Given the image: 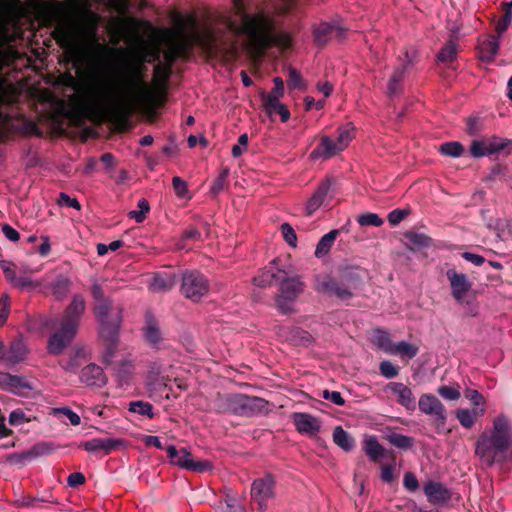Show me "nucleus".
Returning a JSON list of instances; mask_svg holds the SVG:
<instances>
[{"label": "nucleus", "instance_id": "nucleus-1", "mask_svg": "<svg viewBox=\"0 0 512 512\" xmlns=\"http://www.w3.org/2000/svg\"><path fill=\"white\" fill-rule=\"evenodd\" d=\"M161 44L159 30L155 43L139 46L135 57L125 64L121 82L114 85L100 82L93 88L89 110L94 120L122 124L136 106L155 100L156 89L144 78V64L160 61Z\"/></svg>", "mask_w": 512, "mask_h": 512}, {"label": "nucleus", "instance_id": "nucleus-2", "mask_svg": "<svg viewBox=\"0 0 512 512\" xmlns=\"http://www.w3.org/2000/svg\"><path fill=\"white\" fill-rule=\"evenodd\" d=\"M99 16L89 13L82 19H61L52 31V36L64 51L67 61L80 64L88 58L116 51L101 44L98 36Z\"/></svg>", "mask_w": 512, "mask_h": 512}, {"label": "nucleus", "instance_id": "nucleus-3", "mask_svg": "<svg viewBox=\"0 0 512 512\" xmlns=\"http://www.w3.org/2000/svg\"><path fill=\"white\" fill-rule=\"evenodd\" d=\"M160 41L167 46L164 52V63L172 67L177 58H185L194 45L200 46L208 55H217L222 50V42L209 28L198 31L193 17L187 19L177 16L173 28L160 30ZM231 53H236L237 45L233 40L227 47H223Z\"/></svg>", "mask_w": 512, "mask_h": 512}, {"label": "nucleus", "instance_id": "nucleus-4", "mask_svg": "<svg viewBox=\"0 0 512 512\" xmlns=\"http://www.w3.org/2000/svg\"><path fill=\"white\" fill-rule=\"evenodd\" d=\"M245 0H233L234 16H228L225 24L233 37L245 36V49L253 57H258L272 43L288 48L291 37L287 33L272 34L273 21L264 14L246 13Z\"/></svg>", "mask_w": 512, "mask_h": 512}, {"label": "nucleus", "instance_id": "nucleus-5", "mask_svg": "<svg viewBox=\"0 0 512 512\" xmlns=\"http://www.w3.org/2000/svg\"><path fill=\"white\" fill-rule=\"evenodd\" d=\"M367 276V271L358 266L341 267L339 278L330 275L316 276L314 289L316 292L334 296L342 302L353 298L354 290L358 289Z\"/></svg>", "mask_w": 512, "mask_h": 512}, {"label": "nucleus", "instance_id": "nucleus-6", "mask_svg": "<svg viewBox=\"0 0 512 512\" xmlns=\"http://www.w3.org/2000/svg\"><path fill=\"white\" fill-rule=\"evenodd\" d=\"M86 310V301L81 294L73 296L66 307L60 322V328L48 340V352L52 355L61 354L70 345L77 334L81 317Z\"/></svg>", "mask_w": 512, "mask_h": 512}, {"label": "nucleus", "instance_id": "nucleus-7", "mask_svg": "<svg viewBox=\"0 0 512 512\" xmlns=\"http://www.w3.org/2000/svg\"><path fill=\"white\" fill-rule=\"evenodd\" d=\"M14 58V51L11 48H0V71ZM17 89L14 84L0 73V140H2L10 129V117L3 110L5 106L15 101Z\"/></svg>", "mask_w": 512, "mask_h": 512}, {"label": "nucleus", "instance_id": "nucleus-8", "mask_svg": "<svg viewBox=\"0 0 512 512\" xmlns=\"http://www.w3.org/2000/svg\"><path fill=\"white\" fill-rule=\"evenodd\" d=\"M279 290L275 295V305L282 314H289L293 311L292 304L303 293L305 284L301 276H289L286 270H283L278 276Z\"/></svg>", "mask_w": 512, "mask_h": 512}, {"label": "nucleus", "instance_id": "nucleus-9", "mask_svg": "<svg viewBox=\"0 0 512 512\" xmlns=\"http://www.w3.org/2000/svg\"><path fill=\"white\" fill-rule=\"evenodd\" d=\"M95 316L100 324L99 334L109 344H114L118 338L122 322V308L113 302L94 306Z\"/></svg>", "mask_w": 512, "mask_h": 512}, {"label": "nucleus", "instance_id": "nucleus-10", "mask_svg": "<svg viewBox=\"0 0 512 512\" xmlns=\"http://www.w3.org/2000/svg\"><path fill=\"white\" fill-rule=\"evenodd\" d=\"M210 290L208 278L198 270H186L182 273L181 294L193 302H199Z\"/></svg>", "mask_w": 512, "mask_h": 512}, {"label": "nucleus", "instance_id": "nucleus-11", "mask_svg": "<svg viewBox=\"0 0 512 512\" xmlns=\"http://www.w3.org/2000/svg\"><path fill=\"white\" fill-rule=\"evenodd\" d=\"M446 276L450 282L452 296L456 302L459 304H470L468 297L472 289V283L468 280L467 276L463 273H458L454 269L447 270Z\"/></svg>", "mask_w": 512, "mask_h": 512}, {"label": "nucleus", "instance_id": "nucleus-12", "mask_svg": "<svg viewBox=\"0 0 512 512\" xmlns=\"http://www.w3.org/2000/svg\"><path fill=\"white\" fill-rule=\"evenodd\" d=\"M422 413L433 416L437 428L444 427L447 420V414L444 405L433 394H423L418 402Z\"/></svg>", "mask_w": 512, "mask_h": 512}, {"label": "nucleus", "instance_id": "nucleus-13", "mask_svg": "<svg viewBox=\"0 0 512 512\" xmlns=\"http://www.w3.org/2000/svg\"><path fill=\"white\" fill-rule=\"evenodd\" d=\"M274 480L271 475H266L253 481L251 486V498L258 504V510L264 512L267 501L273 497Z\"/></svg>", "mask_w": 512, "mask_h": 512}, {"label": "nucleus", "instance_id": "nucleus-14", "mask_svg": "<svg viewBox=\"0 0 512 512\" xmlns=\"http://www.w3.org/2000/svg\"><path fill=\"white\" fill-rule=\"evenodd\" d=\"M80 447L90 453H100L103 456L126 447V441L120 438H92L80 444Z\"/></svg>", "mask_w": 512, "mask_h": 512}, {"label": "nucleus", "instance_id": "nucleus-15", "mask_svg": "<svg viewBox=\"0 0 512 512\" xmlns=\"http://www.w3.org/2000/svg\"><path fill=\"white\" fill-rule=\"evenodd\" d=\"M259 96L262 101V107L270 118H272L273 115L278 114L281 121L284 123L290 119V111L286 105L280 101L282 97L270 95L264 91H261Z\"/></svg>", "mask_w": 512, "mask_h": 512}, {"label": "nucleus", "instance_id": "nucleus-16", "mask_svg": "<svg viewBox=\"0 0 512 512\" xmlns=\"http://www.w3.org/2000/svg\"><path fill=\"white\" fill-rule=\"evenodd\" d=\"M291 418L296 430L301 434L315 436L321 429L320 421L309 413L295 412Z\"/></svg>", "mask_w": 512, "mask_h": 512}, {"label": "nucleus", "instance_id": "nucleus-17", "mask_svg": "<svg viewBox=\"0 0 512 512\" xmlns=\"http://www.w3.org/2000/svg\"><path fill=\"white\" fill-rule=\"evenodd\" d=\"M428 501L435 505H444L451 499V493L447 487L437 481H428L423 486Z\"/></svg>", "mask_w": 512, "mask_h": 512}, {"label": "nucleus", "instance_id": "nucleus-18", "mask_svg": "<svg viewBox=\"0 0 512 512\" xmlns=\"http://www.w3.org/2000/svg\"><path fill=\"white\" fill-rule=\"evenodd\" d=\"M387 389L397 396V403L405 407L408 411L416 409V399L412 390L401 382H390Z\"/></svg>", "mask_w": 512, "mask_h": 512}, {"label": "nucleus", "instance_id": "nucleus-19", "mask_svg": "<svg viewBox=\"0 0 512 512\" xmlns=\"http://www.w3.org/2000/svg\"><path fill=\"white\" fill-rule=\"evenodd\" d=\"M342 151L341 147L337 145L336 140L332 139L330 136L324 135L320 138L319 145L311 152L310 158L313 160H327Z\"/></svg>", "mask_w": 512, "mask_h": 512}, {"label": "nucleus", "instance_id": "nucleus-20", "mask_svg": "<svg viewBox=\"0 0 512 512\" xmlns=\"http://www.w3.org/2000/svg\"><path fill=\"white\" fill-rule=\"evenodd\" d=\"M278 262V258L273 259L269 266H266L254 277V284L258 287L265 288L277 283L279 274L283 272V269L278 267Z\"/></svg>", "mask_w": 512, "mask_h": 512}, {"label": "nucleus", "instance_id": "nucleus-21", "mask_svg": "<svg viewBox=\"0 0 512 512\" xmlns=\"http://www.w3.org/2000/svg\"><path fill=\"white\" fill-rule=\"evenodd\" d=\"M142 330L146 341L151 346L158 348L163 337L157 319L149 311L145 314V326Z\"/></svg>", "mask_w": 512, "mask_h": 512}, {"label": "nucleus", "instance_id": "nucleus-22", "mask_svg": "<svg viewBox=\"0 0 512 512\" xmlns=\"http://www.w3.org/2000/svg\"><path fill=\"white\" fill-rule=\"evenodd\" d=\"M500 47V36H489L479 41L478 55L481 61L491 63L495 59Z\"/></svg>", "mask_w": 512, "mask_h": 512}, {"label": "nucleus", "instance_id": "nucleus-23", "mask_svg": "<svg viewBox=\"0 0 512 512\" xmlns=\"http://www.w3.org/2000/svg\"><path fill=\"white\" fill-rule=\"evenodd\" d=\"M268 401L257 396L243 395L242 416L252 417L268 411Z\"/></svg>", "mask_w": 512, "mask_h": 512}, {"label": "nucleus", "instance_id": "nucleus-24", "mask_svg": "<svg viewBox=\"0 0 512 512\" xmlns=\"http://www.w3.org/2000/svg\"><path fill=\"white\" fill-rule=\"evenodd\" d=\"M80 379L83 383L90 386H102L106 383L103 369L94 363L88 364L82 368Z\"/></svg>", "mask_w": 512, "mask_h": 512}, {"label": "nucleus", "instance_id": "nucleus-25", "mask_svg": "<svg viewBox=\"0 0 512 512\" xmlns=\"http://www.w3.org/2000/svg\"><path fill=\"white\" fill-rule=\"evenodd\" d=\"M0 383L8 386L11 391L18 394H21V390L33 389L30 382L25 377L19 375L2 374L0 376Z\"/></svg>", "mask_w": 512, "mask_h": 512}, {"label": "nucleus", "instance_id": "nucleus-26", "mask_svg": "<svg viewBox=\"0 0 512 512\" xmlns=\"http://www.w3.org/2000/svg\"><path fill=\"white\" fill-rule=\"evenodd\" d=\"M488 147V157L492 155H500L510 153L512 150V141L506 138L493 136L486 138Z\"/></svg>", "mask_w": 512, "mask_h": 512}, {"label": "nucleus", "instance_id": "nucleus-27", "mask_svg": "<svg viewBox=\"0 0 512 512\" xmlns=\"http://www.w3.org/2000/svg\"><path fill=\"white\" fill-rule=\"evenodd\" d=\"M333 441L344 451H351L355 447V439L346 432L341 426H336L333 430Z\"/></svg>", "mask_w": 512, "mask_h": 512}, {"label": "nucleus", "instance_id": "nucleus-28", "mask_svg": "<svg viewBox=\"0 0 512 512\" xmlns=\"http://www.w3.org/2000/svg\"><path fill=\"white\" fill-rule=\"evenodd\" d=\"M364 451L373 462H377L385 456V449L374 436L365 439Z\"/></svg>", "mask_w": 512, "mask_h": 512}, {"label": "nucleus", "instance_id": "nucleus-29", "mask_svg": "<svg viewBox=\"0 0 512 512\" xmlns=\"http://www.w3.org/2000/svg\"><path fill=\"white\" fill-rule=\"evenodd\" d=\"M339 234L340 230H331L327 234L323 235L316 246L314 252L315 256L317 258H321L328 254Z\"/></svg>", "mask_w": 512, "mask_h": 512}, {"label": "nucleus", "instance_id": "nucleus-30", "mask_svg": "<svg viewBox=\"0 0 512 512\" xmlns=\"http://www.w3.org/2000/svg\"><path fill=\"white\" fill-rule=\"evenodd\" d=\"M84 362V350L78 349L69 358L61 360L60 366L67 372L77 373Z\"/></svg>", "mask_w": 512, "mask_h": 512}, {"label": "nucleus", "instance_id": "nucleus-31", "mask_svg": "<svg viewBox=\"0 0 512 512\" xmlns=\"http://www.w3.org/2000/svg\"><path fill=\"white\" fill-rule=\"evenodd\" d=\"M336 30H338V28L335 25L329 23L319 24L313 31L315 42L319 45L326 44Z\"/></svg>", "mask_w": 512, "mask_h": 512}, {"label": "nucleus", "instance_id": "nucleus-32", "mask_svg": "<svg viewBox=\"0 0 512 512\" xmlns=\"http://www.w3.org/2000/svg\"><path fill=\"white\" fill-rule=\"evenodd\" d=\"M354 126L351 123L340 126L337 129L336 142L342 150H345L354 138Z\"/></svg>", "mask_w": 512, "mask_h": 512}, {"label": "nucleus", "instance_id": "nucleus-33", "mask_svg": "<svg viewBox=\"0 0 512 512\" xmlns=\"http://www.w3.org/2000/svg\"><path fill=\"white\" fill-rule=\"evenodd\" d=\"M387 441L396 448L408 450L414 445V438L400 433L392 432L386 437Z\"/></svg>", "mask_w": 512, "mask_h": 512}, {"label": "nucleus", "instance_id": "nucleus-34", "mask_svg": "<svg viewBox=\"0 0 512 512\" xmlns=\"http://www.w3.org/2000/svg\"><path fill=\"white\" fill-rule=\"evenodd\" d=\"M171 73V68L168 65H163L160 61L154 67L153 83L156 88L163 87Z\"/></svg>", "mask_w": 512, "mask_h": 512}, {"label": "nucleus", "instance_id": "nucleus-35", "mask_svg": "<svg viewBox=\"0 0 512 512\" xmlns=\"http://www.w3.org/2000/svg\"><path fill=\"white\" fill-rule=\"evenodd\" d=\"M418 347L406 341H400L394 344L391 355H400L401 357L414 358L418 354Z\"/></svg>", "mask_w": 512, "mask_h": 512}, {"label": "nucleus", "instance_id": "nucleus-36", "mask_svg": "<svg viewBox=\"0 0 512 512\" xmlns=\"http://www.w3.org/2000/svg\"><path fill=\"white\" fill-rule=\"evenodd\" d=\"M375 345L384 352L391 354L394 343L390 335L384 330H377L374 335Z\"/></svg>", "mask_w": 512, "mask_h": 512}, {"label": "nucleus", "instance_id": "nucleus-37", "mask_svg": "<svg viewBox=\"0 0 512 512\" xmlns=\"http://www.w3.org/2000/svg\"><path fill=\"white\" fill-rule=\"evenodd\" d=\"M26 348L22 341H13L7 353V359L12 363H18L25 358Z\"/></svg>", "mask_w": 512, "mask_h": 512}, {"label": "nucleus", "instance_id": "nucleus-38", "mask_svg": "<svg viewBox=\"0 0 512 512\" xmlns=\"http://www.w3.org/2000/svg\"><path fill=\"white\" fill-rule=\"evenodd\" d=\"M326 197L327 194H313L306 204V214L311 216L320 207H328L330 203Z\"/></svg>", "mask_w": 512, "mask_h": 512}, {"label": "nucleus", "instance_id": "nucleus-39", "mask_svg": "<svg viewBox=\"0 0 512 512\" xmlns=\"http://www.w3.org/2000/svg\"><path fill=\"white\" fill-rule=\"evenodd\" d=\"M139 210H131L127 216L134 219L137 223H142L146 219L147 213L150 211V204L145 198H141L137 204Z\"/></svg>", "mask_w": 512, "mask_h": 512}, {"label": "nucleus", "instance_id": "nucleus-40", "mask_svg": "<svg viewBox=\"0 0 512 512\" xmlns=\"http://www.w3.org/2000/svg\"><path fill=\"white\" fill-rule=\"evenodd\" d=\"M457 52H458L457 43L454 40H450L439 51L437 58L440 62H451L456 58Z\"/></svg>", "mask_w": 512, "mask_h": 512}, {"label": "nucleus", "instance_id": "nucleus-41", "mask_svg": "<svg viewBox=\"0 0 512 512\" xmlns=\"http://www.w3.org/2000/svg\"><path fill=\"white\" fill-rule=\"evenodd\" d=\"M129 411L139 415L147 416L152 419L154 417L153 406L144 401H134L129 404Z\"/></svg>", "mask_w": 512, "mask_h": 512}, {"label": "nucleus", "instance_id": "nucleus-42", "mask_svg": "<svg viewBox=\"0 0 512 512\" xmlns=\"http://www.w3.org/2000/svg\"><path fill=\"white\" fill-rule=\"evenodd\" d=\"M439 151L446 156L460 157L464 152V147L459 142H446L440 146Z\"/></svg>", "mask_w": 512, "mask_h": 512}, {"label": "nucleus", "instance_id": "nucleus-43", "mask_svg": "<svg viewBox=\"0 0 512 512\" xmlns=\"http://www.w3.org/2000/svg\"><path fill=\"white\" fill-rule=\"evenodd\" d=\"M456 417L464 428H471L475 424L476 412L468 409H458Z\"/></svg>", "mask_w": 512, "mask_h": 512}, {"label": "nucleus", "instance_id": "nucleus-44", "mask_svg": "<svg viewBox=\"0 0 512 512\" xmlns=\"http://www.w3.org/2000/svg\"><path fill=\"white\" fill-rule=\"evenodd\" d=\"M232 394L221 395L218 393L214 400V408L217 413H230Z\"/></svg>", "mask_w": 512, "mask_h": 512}, {"label": "nucleus", "instance_id": "nucleus-45", "mask_svg": "<svg viewBox=\"0 0 512 512\" xmlns=\"http://www.w3.org/2000/svg\"><path fill=\"white\" fill-rule=\"evenodd\" d=\"M173 287V281L170 278L155 276L150 284V289L154 292L169 291Z\"/></svg>", "mask_w": 512, "mask_h": 512}, {"label": "nucleus", "instance_id": "nucleus-46", "mask_svg": "<svg viewBox=\"0 0 512 512\" xmlns=\"http://www.w3.org/2000/svg\"><path fill=\"white\" fill-rule=\"evenodd\" d=\"M469 151L474 158L488 157V147L486 138L480 140H473L471 142Z\"/></svg>", "mask_w": 512, "mask_h": 512}, {"label": "nucleus", "instance_id": "nucleus-47", "mask_svg": "<svg viewBox=\"0 0 512 512\" xmlns=\"http://www.w3.org/2000/svg\"><path fill=\"white\" fill-rule=\"evenodd\" d=\"M287 83L289 88L291 89L304 90L306 87L305 82L300 73L295 68L292 67L288 69Z\"/></svg>", "mask_w": 512, "mask_h": 512}, {"label": "nucleus", "instance_id": "nucleus-48", "mask_svg": "<svg viewBox=\"0 0 512 512\" xmlns=\"http://www.w3.org/2000/svg\"><path fill=\"white\" fill-rule=\"evenodd\" d=\"M379 371L383 377L392 379L398 376L400 368L389 360H383L380 362Z\"/></svg>", "mask_w": 512, "mask_h": 512}, {"label": "nucleus", "instance_id": "nucleus-49", "mask_svg": "<svg viewBox=\"0 0 512 512\" xmlns=\"http://www.w3.org/2000/svg\"><path fill=\"white\" fill-rule=\"evenodd\" d=\"M184 463V469L198 472V473H204L206 471H209L212 469V464L209 461H202V460H194L192 458L191 462H183Z\"/></svg>", "mask_w": 512, "mask_h": 512}, {"label": "nucleus", "instance_id": "nucleus-50", "mask_svg": "<svg viewBox=\"0 0 512 512\" xmlns=\"http://www.w3.org/2000/svg\"><path fill=\"white\" fill-rule=\"evenodd\" d=\"M340 179L335 176H327L322 180L316 192H329L331 190L341 189Z\"/></svg>", "mask_w": 512, "mask_h": 512}, {"label": "nucleus", "instance_id": "nucleus-51", "mask_svg": "<svg viewBox=\"0 0 512 512\" xmlns=\"http://www.w3.org/2000/svg\"><path fill=\"white\" fill-rule=\"evenodd\" d=\"M411 213L410 208H397L389 212L387 219L390 225L397 226L400 224L401 221H403L409 214Z\"/></svg>", "mask_w": 512, "mask_h": 512}, {"label": "nucleus", "instance_id": "nucleus-52", "mask_svg": "<svg viewBox=\"0 0 512 512\" xmlns=\"http://www.w3.org/2000/svg\"><path fill=\"white\" fill-rule=\"evenodd\" d=\"M361 226H375L380 227L384 221L375 213H365L357 218Z\"/></svg>", "mask_w": 512, "mask_h": 512}, {"label": "nucleus", "instance_id": "nucleus-53", "mask_svg": "<svg viewBox=\"0 0 512 512\" xmlns=\"http://www.w3.org/2000/svg\"><path fill=\"white\" fill-rule=\"evenodd\" d=\"M284 240L292 247L297 245V235L289 223H283L280 227Z\"/></svg>", "mask_w": 512, "mask_h": 512}, {"label": "nucleus", "instance_id": "nucleus-54", "mask_svg": "<svg viewBox=\"0 0 512 512\" xmlns=\"http://www.w3.org/2000/svg\"><path fill=\"white\" fill-rule=\"evenodd\" d=\"M508 9L504 13L502 19L496 24V31L500 36L511 24L512 21V3L506 4Z\"/></svg>", "mask_w": 512, "mask_h": 512}, {"label": "nucleus", "instance_id": "nucleus-55", "mask_svg": "<svg viewBox=\"0 0 512 512\" xmlns=\"http://www.w3.org/2000/svg\"><path fill=\"white\" fill-rule=\"evenodd\" d=\"M0 267L3 270L5 278L10 282L14 283L17 276H16V270H15V264L8 260H1L0 261Z\"/></svg>", "mask_w": 512, "mask_h": 512}, {"label": "nucleus", "instance_id": "nucleus-56", "mask_svg": "<svg viewBox=\"0 0 512 512\" xmlns=\"http://www.w3.org/2000/svg\"><path fill=\"white\" fill-rule=\"evenodd\" d=\"M70 282L65 277H58L52 285V289L55 295L58 297L64 296L69 290Z\"/></svg>", "mask_w": 512, "mask_h": 512}, {"label": "nucleus", "instance_id": "nucleus-57", "mask_svg": "<svg viewBox=\"0 0 512 512\" xmlns=\"http://www.w3.org/2000/svg\"><path fill=\"white\" fill-rule=\"evenodd\" d=\"M90 291L92 297L97 302L95 305L107 304L112 301L110 298L105 297L102 286L96 282L92 284Z\"/></svg>", "mask_w": 512, "mask_h": 512}, {"label": "nucleus", "instance_id": "nucleus-58", "mask_svg": "<svg viewBox=\"0 0 512 512\" xmlns=\"http://www.w3.org/2000/svg\"><path fill=\"white\" fill-rule=\"evenodd\" d=\"M437 392L443 398L452 400V401L458 400L461 396L460 391L458 389H456L454 387L446 386V385L440 386L437 389Z\"/></svg>", "mask_w": 512, "mask_h": 512}, {"label": "nucleus", "instance_id": "nucleus-59", "mask_svg": "<svg viewBox=\"0 0 512 512\" xmlns=\"http://www.w3.org/2000/svg\"><path fill=\"white\" fill-rule=\"evenodd\" d=\"M52 452V449L45 443L34 445L26 454L27 458H35L41 455H47Z\"/></svg>", "mask_w": 512, "mask_h": 512}, {"label": "nucleus", "instance_id": "nucleus-60", "mask_svg": "<svg viewBox=\"0 0 512 512\" xmlns=\"http://www.w3.org/2000/svg\"><path fill=\"white\" fill-rule=\"evenodd\" d=\"M243 395L241 393L232 394L230 414L242 416Z\"/></svg>", "mask_w": 512, "mask_h": 512}, {"label": "nucleus", "instance_id": "nucleus-61", "mask_svg": "<svg viewBox=\"0 0 512 512\" xmlns=\"http://www.w3.org/2000/svg\"><path fill=\"white\" fill-rule=\"evenodd\" d=\"M12 285L21 290H31V289H35L39 286L38 283L34 282L29 277L16 278L15 282Z\"/></svg>", "mask_w": 512, "mask_h": 512}, {"label": "nucleus", "instance_id": "nucleus-62", "mask_svg": "<svg viewBox=\"0 0 512 512\" xmlns=\"http://www.w3.org/2000/svg\"><path fill=\"white\" fill-rule=\"evenodd\" d=\"M322 397L326 400L331 401L333 404L338 406H343L345 404V400L342 397L341 393L338 391H329L323 390Z\"/></svg>", "mask_w": 512, "mask_h": 512}, {"label": "nucleus", "instance_id": "nucleus-63", "mask_svg": "<svg viewBox=\"0 0 512 512\" xmlns=\"http://www.w3.org/2000/svg\"><path fill=\"white\" fill-rule=\"evenodd\" d=\"M28 421L29 419L20 409L13 410L9 415V424L12 426H18Z\"/></svg>", "mask_w": 512, "mask_h": 512}, {"label": "nucleus", "instance_id": "nucleus-64", "mask_svg": "<svg viewBox=\"0 0 512 512\" xmlns=\"http://www.w3.org/2000/svg\"><path fill=\"white\" fill-rule=\"evenodd\" d=\"M57 203L59 206L73 207L77 210L81 209L80 202L76 198L70 197L69 194H60Z\"/></svg>", "mask_w": 512, "mask_h": 512}]
</instances>
